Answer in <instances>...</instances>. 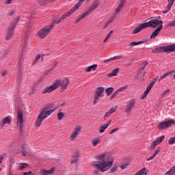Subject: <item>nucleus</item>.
Listing matches in <instances>:
<instances>
[{"mask_svg": "<svg viewBox=\"0 0 175 175\" xmlns=\"http://www.w3.org/2000/svg\"><path fill=\"white\" fill-rule=\"evenodd\" d=\"M135 105H136V100H135V98H131L129 101H127L125 113H126V114H129L132 111V110H133Z\"/></svg>", "mask_w": 175, "mask_h": 175, "instance_id": "8", "label": "nucleus"}, {"mask_svg": "<svg viewBox=\"0 0 175 175\" xmlns=\"http://www.w3.org/2000/svg\"><path fill=\"white\" fill-rule=\"evenodd\" d=\"M152 159H154V154H152L151 157H150L149 158H148V159H146V161H147L148 162H150V161H152Z\"/></svg>", "mask_w": 175, "mask_h": 175, "instance_id": "56", "label": "nucleus"}, {"mask_svg": "<svg viewBox=\"0 0 175 175\" xmlns=\"http://www.w3.org/2000/svg\"><path fill=\"white\" fill-rule=\"evenodd\" d=\"M12 0H5V3H7V5H9V4L12 3Z\"/></svg>", "mask_w": 175, "mask_h": 175, "instance_id": "60", "label": "nucleus"}, {"mask_svg": "<svg viewBox=\"0 0 175 175\" xmlns=\"http://www.w3.org/2000/svg\"><path fill=\"white\" fill-rule=\"evenodd\" d=\"M61 18H59V20H58L57 21H54L53 23L51 24H53V27H54V24H59V23H61Z\"/></svg>", "mask_w": 175, "mask_h": 175, "instance_id": "58", "label": "nucleus"}, {"mask_svg": "<svg viewBox=\"0 0 175 175\" xmlns=\"http://www.w3.org/2000/svg\"><path fill=\"white\" fill-rule=\"evenodd\" d=\"M148 174V170L146 169V167H144L141 169L139 171H138L135 175H147Z\"/></svg>", "mask_w": 175, "mask_h": 175, "instance_id": "21", "label": "nucleus"}, {"mask_svg": "<svg viewBox=\"0 0 175 175\" xmlns=\"http://www.w3.org/2000/svg\"><path fill=\"white\" fill-rule=\"evenodd\" d=\"M20 21L19 18H16L15 20H14L12 23L10 24L9 28H8V31L6 33L5 36V40H10V39H12V36L14 35L13 31H14V28H16V26L17 25V23Z\"/></svg>", "mask_w": 175, "mask_h": 175, "instance_id": "4", "label": "nucleus"}, {"mask_svg": "<svg viewBox=\"0 0 175 175\" xmlns=\"http://www.w3.org/2000/svg\"><path fill=\"white\" fill-rule=\"evenodd\" d=\"M83 2H84V0H79V2L75 5V8H77L79 9V8L81 6Z\"/></svg>", "mask_w": 175, "mask_h": 175, "instance_id": "45", "label": "nucleus"}, {"mask_svg": "<svg viewBox=\"0 0 175 175\" xmlns=\"http://www.w3.org/2000/svg\"><path fill=\"white\" fill-rule=\"evenodd\" d=\"M173 73H175V70H172V71H170L167 73H165V75H163V76H161L160 78H159V81H161V80H162L163 79H165V77H167V76H169V75H173Z\"/></svg>", "mask_w": 175, "mask_h": 175, "instance_id": "29", "label": "nucleus"}, {"mask_svg": "<svg viewBox=\"0 0 175 175\" xmlns=\"http://www.w3.org/2000/svg\"><path fill=\"white\" fill-rule=\"evenodd\" d=\"M107 38L109 39V38H111V34L109 33V34L107 36Z\"/></svg>", "mask_w": 175, "mask_h": 175, "instance_id": "63", "label": "nucleus"}, {"mask_svg": "<svg viewBox=\"0 0 175 175\" xmlns=\"http://www.w3.org/2000/svg\"><path fill=\"white\" fill-rule=\"evenodd\" d=\"M125 3V0H121L119 5L118 6V8L116 10V13L113 14V16L117 17V15L118 14V13L120 12H121V10H122V8H124V3Z\"/></svg>", "mask_w": 175, "mask_h": 175, "instance_id": "12", "label": "nucleus"}, {"mask_svg": "<svg viewBox=\"0 0 175 175\" xmlns=\"http://www.w3.org/2000/svg\"><path fill=\"white\" fill-rule=\"evenodd\" d=\"M51 1H53V0H37L38 4L40 6L46 5V3H49Z\"/></svg>", "mask_w": 175, "mask_h": 175, "instance_id": "27", "label": "nucleus"}, {"mask_svg": "<svg viewBox=\"0 0 175 175\" xmlns=\"http://www.w3.org/2000/svg\"><path fill=\"white\" fill-rule=\"evenodd\" d=\"M8 73L7 71H3L2 73H1V76H6V74Z\"/></svg>", "mask_w": 175, "mask_h": 175, "instance_id": "61", "label": "nucleus"}, {"mask_svg": "<svg viewBox=\"0 0 175 175\" xmlns=\"http://www.w3.org/2000/svg\"><path fill=\"white\" fill-rule=\"evenodd\" d=\"M81 129V127H80V126H77L75 128V131L76 133H77L79 135V132H80V130Z\"/></svg>", "mask_w": 175, "mask_h": 175, "instance_id": "47", "label": "nucleus"}, {"mask_svg": "<svg viewBox=\"0 0 175 175\" xmlns=\"http://www.w3.org/2000/svg\"><path fill=\"white\" fill-rule=\"evenodd\" d=\"M23 157H27V152L22 151Z\"/></svg>", "mask_w": 175, "mask_h": 175, "instance_id": "62", "label": "nucleus"}, {"mask_svg": "<svg viewBox=\"0 0 175 175\" xmlns=\"http://www.w3.org/2000/svg\"><path fill=\"white\" fill-rule=\"evenodd\" d=\"M117 109L118 107H115L111 108V109H109L106 113L105 116L104 117V120H106V118H107V117H109L111 114H113V113H116V111H117Z\"/></svg>", "mask_w": 175, "mask_h": 175, "instance_id": "18", "label": "nucleus"}, {"mask_svg": "<svg viewBox=\"0 0 175 175\" xmlns=\"http://www.w3.org/2000/svg\"><path fill=\"white\" fill-rule=\"evenodd\" d=\"M173 3H174V0H168V4L167 5L165 10L163 11V13L164 14H166V13H168L172 9V6H173Z\"/></svg>", "mask_w": 175, "mask_h": 175, "instance_id": "15", "label": "nucleus"}, {"mask_svg": "<svg viewBox=\"0 0 175 175\" xmlns=\"http://www.w3.org/2000/svg\"><path fill=\"white\" fill-rule=\"evenodd\" d=\"M171 79H172L173 80H175V74L172 76Z\"/></svg>", "mask_w": 175, "mask_h": 175, "instance_id": "64", "label": "nucleus"}, {"mask_svg": "<svg viewBox=\"0 0 175 175\" xmlns=\"http://www.w3.org/2000/svg\"><path fill=\"white\" fill-rule=\"evenodd\" d=\"M23 175H32V172H24Z\"/></svg>", "mask_w": 175, "mask_h": 175, "instance_id": "59", "label": "nucleus"}, {"mask_svg": "<svg viewBox=\"0 0 175 175\" xmlns=\"http://www.w3.org/2000/svg\"><path fill=\"white\" fill-rule=\"evenodd\" d=\"M126 88H128V86L125 85V86H123V87L120 88V89H118V92H120V91L126 90Z\"/></svg>", "mask_w": 175, "mask_h": 175, "instance_id": "53", "label": "nucleus"}, {"mask_svg": "<svg viewBox=\"0 0 175 175\" xmlns=\"http://www.w3.org/2000/svg\"><path fill=\"white\" fill-rule=\"evenodd\" d=\"M95 9H96L95 7H93L92 5L89 8V10L87 12H84V14H86V16H88V14H90V13H91L92 10H95Z\"/></svg>", "mask_w": 175, "mask_h": 175, "instance_id": "39", "label": "nucleus"}, {"mask_svg": "<svg viewBox=\"0 0 175 175\" xmlns=\"http://www.w3.org/2000/svg\"><path fill=\"white\" fill-rule=\"evenodd\" d=\"M114 18H116V16H112L109 20L107 21V23L105 24V25L104 26L103 29H105V28H107V27L109 26V24H111V22L114 21Z\"/></svg>", "mask_w": 175, "mask_h": 175, "instance_id": "32", "label": "nucleus"}, {"mask_svg": "<svg viewBox=\"0 0 175 175\" xmlns=\"http://www.w3.org/2000/svg\"><path fill=\"white\" fill-rule=\"evenodd\" d=\"M169 92H170V90L167 89V90H165V91L163 93L162 96H165V95H167V94H169Z\"/></svg>", "mask_w": 175, "mask_h": 175, "instance_id": "54", "label": "nucleus"}, {"mask_svg": "<svg viewBox=\"0 0 175 175\" xmlns=\"http://www.w3.org/2000/svg\"><path fill=\"white\" fill-rule=\"evenodd\" d=\"M113 91H114V88H108L105 90V92L107 93V96H110L111 94H113Z\"/></svg>", "mask_w": 175, "mask_h": 175, "instance_id": "31", "label": "nucleus"}, {"mask_svg": "<svg viewBox=\"0 0 175 175\" xmlns=\"http://www.w3.org/2000/svg\"><path fill=\"white\" fill-rule=\"evenodd\" d=\"M103 92H105V88H98L96 91V94L103 97Z\"/></svg>", "mask_w": 175, "mask_h": 175, "instance_id": "22", "label": "nucleus"}, {"mask_svg": "<svg viewBox=\"0 0 175 175\" xmlns=\"http://www.w3.org/2000/svg\"><path fill=\"white\" fill-rule=\"evenodd\" d=\"M92 6L96 9L99 6V0H94L92 3Z\"/></svg>", "mask_w": 175, "mask_h": 175, "instance_id": "40", "label": "nucleus"}, {"mask_svg": "<svg viewBox=\"0 0 175 175\" xmlns=\"http://www.w3.org/2000/svg\"><path fill=\"white\" fill-rule=\"evenodd\" d=\"M18 123L20 125V131H23V120L24 116L23 115V112L21 111H18L17 115Z\"/></svg>", "mask_w": 175, "mask_h": 175, "instance_id": "10", "label": "nucleus"}, {"mask_svg": "<svg viewBox=\"0 0 175 175\" xmlns=\"http://www.w3.org/2000/svg\"><path fill=\"white\" fill-rule=\"evenodd\" d=\"M117 166H113L111 170H110V173H114L115 172H117Z\"/></svg>", "mask_w": 175, "mask_h": 175, "instance_id": "50", "label": "nucleus"}, {"mask_svg": "<svg viewBox=\"0 0 175 175\" xmlns=\"http://www.w3.org/2000/svg\"><path fill=\"white\" fill-rule=\"evenodd\" d=\"M165 174L167 175H175V165L168 170Z\"/></svg>", "mask_w": 175, "mask_h": 175, "instance_id": "33", "label": "nucleus"}, {"mask_svg": "<svg viewBox=\"0 0 175 175\" xmlns=\"http://www.w3.org/2000/svg\"><path fill=\"white\" fill-rule=\"evenodd\" d=\"M161 151V148L159 147H157L154 151V157H155V155L159 154V152Z\"/></svg>", "mask_w": 175, "mask_h": 175, "instance_id": "49", "label": "nucleus"}, {"mask_svg": "<svg viewBox=\"0 0 175 175\" xmlns=\"http://www.w3.org/2000/svg\"><path fill=\"white\" fill-rule=\"evenodd\" d=\"M85 17H87V14H82L81 16H79V17H78V19H77L76 21H75V23H79L81 20H83V18H84Z\"/></svg>", "mask_w": 175, "mask_h": 175, "instance_id": "35", "label": "nucleus"}, {"mask_svg": "<svg viewBox=\"0 0 175 175\" xmlns=\"http://www.w3.org/2000/svg\"><path fill=\"white\" fill-rule=\"evenodd\" d=\"M168 143L170 146H172V144H174L175 143V137H171L169 141H168Z\"/></svg>", "mask_w": 175, "mask_h": 175, "instance_id": "41", "label": "nucleus"}, {"mask_svg": "<svg viewBox=\"0 0 175 175\" xmlns=\"http://www.w3.org/2000/svg\"><path fill=\"white\" fill-rule=\"evenodd\" d=\"M100 98H103L102 96H98V94H94V105H96L98 103V100L100 99Z\"/></svg>", "mask_w": 175, "mask_h": 175, "instance_id": "34", "label": "nucleus"}, {"mask_svg": "<svg viewBox=\"0 0 175 175\" xmlns=\"http://www.w3.org/2000/svg\"><path fill=\"white\" fill-rule=\"evenodd\" d=\"M148 27H151L152 28H154V19L150 20L148 22H146L145 23H142L139 25L135 29L133 30V33H138V32H140L142 29H144V28H148Z\"/></svg>", "mask_w": 175, "mask_h": 175, "instance_id": "5", "label": "nucleus"}, {"mask_svg": "<svg viewBox=\"0 0 175 175\" xmlns=\"http://www.w3.org/2000/svg\"><path fill=\"white\" fill-rule=\"evenodd\" d=\"M40 57H41L40 54H39L36 56V57L35 58V59L33 61V65H35V64H36L39 61V59H40Z\"/></svg>", "mask_w": 175, "mask_h": 175, "instance_id": "44", "label": "nucleus"}, {"mask_svg": "<svg viewBox=\"0 0 175 175\" xmlns=\"http://www.w3.org/2000/svg\"><path fill=\"white\" fill-rule=\"evenodd\" d=\"M167 25L168 27H175V20L170 21Z\"/></svg>", "mask_w": 175, "mask_h": 175, "instance_id": "48", "label": "nucleus"}, {"mask_svg": "<svg viewBox=\"0 0 175 175\" xmlns=\"http://www.w3.org/2000/svg\"><path fill=\"white\" fill-rule=\"evenodd\" d=\"M163 27V21H159L158 18H154V29Z\"/></svg>", "mask_w": 175, "mask_h": 175, "instance_id": "14", "label": "nucleus"}, {"mask_svg": "<svg viewBox=\"0 0 175 175\" xmlns=\"http://www.w3.org/2000/svg\"><path fill=\"white\" fill-rule=\"evenodd\" d=\"M11 122H12V118L10 117V116H8L3 119V122L1 123V126H3V125L5 124L9 125V124H11Z\"/></svg>", "mask_w": 175, "mask_h": 175, "instance_id": "19", "label": "nucleus"}, {"mask_svg": "<svg viewBox=\"0 0 175 175\" xmlns=\"http://www.w3.org/2000/svg\"><path fill=\"white\" fill-rule=\"evenodd\" d=\"M128 165H129L128 163H126V164L121 165L120 169H122V170L126 169V167H128Z\"/></svg>", "mask_w": 175, "mask_h": 175, "instance_id": "55", "label": "nucleus"}, {"mask_svg": "<svg viewBox=\"0 0 175 175\" xmlns=\"http://www.w3.org/2000/svg\"><path fill=\"white\" fill-rule=\"evenodd\" d=\"M152 87H154V81L150 83L148 87L146 88V90L144 92L142 96L141 97L142 99H146V98H147V95L150 94V91H151V88H152Z\"/></svg>", "mask_w": 175, "mask_h": 175, "instance_id": "11", "label": "nucleus"}, {"mask_svg": "<svg viewBox=\"0 0 175 175\" xmlns=\"http://www.w3.org/2000/svg\"><path fill=\"white\" fill-rule=\"evenodd\" d=\"M147 65H148V62H144L143 64H142V66L139 68V71L144 70V69H146V66Z\"/></svg>", "mask_w": 175, "mask_h": 175, "instance_id": "37", "label": "nucleus"}, {"mask_svg": "<svg viewBox=\"0 0 175 175\" xmlns=\"http://www.w3.org/2000/svg\"><path fill=\"white\" fill-rule=\"evenodd\" d=\"M54 27V24H51L50 25L46 26L45 27L41 29L38 31V36L40 39H44L47 35L51 32V29Z\"/></svg>", "mask_w": 175, "mask_h": 175, "instance_id": "6", "label": "nucleus"}, {"mask_svg": "<svg viewBox=\"0 0 175 175\" xmlns=\"http://www.w3.org/2000/svg\"><path fill=\"white\" fill-rule=\"evenodd\" d=\"M110 124H111V120H109V122L107 124L101 125L99 127L100 133H103V132H105V130H106V129H107V128H109Z\"/></svg>", "mask_w": 175, "mask_h": 175, "instance_id": "16", "label": "nucleus"}, {"mask_svg": "<svg viewBox=\"0 0 175 175\" xmlns=\"http://www.w3.org/2000/svg\"><path fill=\"white\" fill-rule=\"evenodd\" d=\"M64 117H65V113H64L63 112H59L57 113L58 120H61L64 118Z\"/></svg>", "mask_w": 175, "mask_h": 175, "instance_id": "38", "label": "nucleus"}, {"mask_svg": "<svg viewBox=\"0 0 175 175\" xmlns=\"http://www.w3.org/2000/svg\"><path fill=\"white\" fill-rule=\"evenodd\" d=\"M54 172H55V168L52 167L49 170H42V171H40V174H41V175L53 174V173H54Z\"/></svg>", "mask_w": 175, "mask_h": 175, "instance_id": "17", "label": "nucleus"}, {"mask_svg": "<svg viewBox=\"0 0 175 175\" xmlns=\"http://www.w3.org/2000/svg\"><path fill=\"white\" fill-rule=\"evenodd\" d=\"M120 58H122V55L116 56V57H111V58L105 59V60L104 61V62H105V63L111 62V61H116V59H120Z\"/></svg>", "mask_w": 175, "mask_h": 175, "instance_id": "26", "label": "nucleus"}, {"mask_svg": "<svg viewBox=\"0 0 175 175\" xmlns=\"http://www.w3.org/2000/svg\"><path fill=\"white\" fill-rule=\"evenodd\" d=\"M118 72H120V70L118 68H115L114 70H112L111 72L107 75V77H113V76H117V73H118Z\"/></svg>", "mask_w": 175, "mask_h": 175, "instance_id": "24", "label": "nucleus"}, {"mask_svg": "<svg viewBox=\"0 0 175 175\" xmlns=\"http://www.w3.org/2000/svg\"><path fill=\"white\" fill-rule=\"evenodd\" d=\"M145 41H139L137 42H131L129 44V47H131V49H132V47L135 46H139V44H142V43H145Z\"/></svg>", "mask_w": 175, "mask_h": 175, "instance_id": "28", "label": "nucleus"}, {"mask_svg": "<svg viewBox=\"0 0 175 175\" xmlns=\"http://www.w3.org/2000/svg\"><path fill=\"white\" fill-rule=\"evenodd\" d=\"M4 158H5V154H1L0 156V164L2 163V161H3Z\"/></svg>", "mask_w": 175, "mask_h": 175, "instance_id": "57", "label": "nucleus"}, {"mask_svg": "<svg viewBox=\"0 0 175 175\" xmlns=\"http://www.w3.org/2000/svg\"><path fill=\"white\" fill-rule=\"evenodd\" d=\"M118 129H119L118 128H116V129L111 130V131L109 132V135H113V133L117 132V131H118Z\"/></svg>", "mask_w": 175, "mask_h": 175, "instance_id": "52", "label": "nucleus"}, {"mask_svg": "<svg viewBox=\"0 0 175 175\" xmlns=\"http://www.w3.org/2000/svg\"><path fill=\"white\" fill-rule=\"evenodd\" d=\"M96 68H98V64H94L92 66H90L88 67L85 70V72H91V70H96Z\"/></svg>", "mask_w": 175, "mask_h": 175, "instance_id": "25", "label": "nucleus"}, {"mask_svg": "<svg viewBox=\"0 0 175 175\" xmlns=\"http://www.w3.org/2000/svg\"><path fill=\"white\" fill-rule=\"evenodd\" d=\"M16 14V10H11L8 12L9 16H13V14Z\"/></svg>", "mask_w": 175, "mask_h": 175, "instance_id": "51", "label": "nucleus"}, {"mask_svg": "<svg viewBox=\"0 0 175 175\" xmlns=\"http://www.w3.org/2000/svg\"><path fill=\"white\" fill-rule=\"evenodd\" d=\"M163 27H156L154 31V38H157V35H159V32L162 31Z\"/></svg>", "mask_w": 175, "mask_h": 175, "instance_id": "30", "label": "nucleus"}, {"mask_svg": "<svg viewBox=\"0 0 175 175\" xmlns=\"http://www.w3.org/2000/svg\"><path fill=\"white\" fill-rule=\"evenodd\" d=\"M98 161L94 163H93V167H96L100 170V172H107L110 167L113 166V161H107L106 160V156L105 154H102L98 157Z\"/></svg>", "mask_w": 175, "mask_h": 175, "instance_id": "1", "label": "nucleus"}, {"mask_svg": "<svg viewBox=\"0 0 175 175\" xmlns=\"http://www.w3.org/2000/svg\"><path fill=\"white\" fill-rule=\"evenodd\" d=\"M100 142V140L99 139V138H97L92 141V144L94 147H96V146H98V143H99Z\"/></svg>", "mask_w": 175, "mask_h": 175, "instance_id": "36", "label": "nucleus"}, {"mask_svg": "<svg viewBox=\"0 0 175 175\" xmlns=\"http://www.w3.org/2000/svg\"><path fill=\"white\" fill-rule=\"evenodd\" d=\"M165 140V135H162L161 137H159L154 142V146H158V144H161Z\"/></svg>", "mask_w": 175, "mask_h": 175, "instance_id": "20", "label": "nucleus"}, {"mask_svg": "<svg viewBox=\"0 0 175 175\" xmlns=\"http://www.w3.org/2000/svg\"><path fill=\"white\" fill-rule=\"evenodd\" d=\"M47 109H49L48 106L43 107L35 123L36 126H40V125H42V122H43V120H45V118H47L49 116H51L54 113L55 109L47 111Z\"/></svg>", "mask_w": 175, "mask_h": 175, "instance_id": "3", "label": "nucleus"}, {"mask_svg": "<svg viewBox=\"0 0 175 175\" xmlns=\"http://www.w3.org/2000/svg\"><path fill=\"white\" fill-rule=\"evenodd\" d=\"M175 124V121L174 120H169L165 122H162L159 123L158 126V130L162 131L163 129H167V128H170V126H172V125Z\"/></svg>", "mask_w": 175, "mask_h": 175, "instance_id": "7", "label": "nucleus"}, {"mask_svg": "<svg viewBox=\"0 0 175 175\" xmlns=\"http://www.w3.org/2000/svg\"><path fill=\"white\" fill-rule=\"evenodd\" d=\"M159 49L163 53H166L167 54H169L170 53H173V51H175V44L168 46H161Z\"/></svg>", "mask_w": 175, "mask_h": 175, "instance_id": "9", "label": "nucleus"}, {"mask_svg": "<svg viewBox=\"0 0 175 175\" xmlns=\"http://www.w3.org/2000/svg\"><path fill=\"white\" fill-rule=\"evenodd\" d=\"M118 94H119L118 90H116V91L111 96L110 100H113V98H116V96H117V95H118Z\"/></svg>", "mask_w": 175, "mask_h": 175, "instance_id": "43", "label": "nucleus"}, {"mask_svg": "<svg viewBox=\"0 0 175 175\" xmlns=\"http://www.w3.org/2000/svg\"><path fill=\"white\" fill-rule=\"evenodd\" d=\"M70 81L69 79L64 78L63 81H61L59 79H57L55 81L53 84L49 87H46L42 90L43 94H50V92H53L55 90H57L59 85L62 86V88L63 90H66L68 88V85H69Z\"/></svg>", "mask_w": 175, "mask_h": 175, "instance_id": "2", "label": "nucleus"}, {"mask_svg": "<svg viewBox=\"0 0 175 175\" xmlns=\"http://www.w3.org/2000/svg\"><path fill=\"white\" fill-rule=\"evenodd\" d=\"M83 2H84V0H79V2L75 5V8H77L79 9V8L81 6Z\"/></svg>", "mask_w": 175, "mask_h": 175, "instance_id": "46", "label": "nucleus"}, {"mask_svg": "<svg viewBox=\"0 0 175 175\" xmlns=\"http://www.w3.org/2000/svg\"><path fill=\"white\" fill-rule=\"evenodd\" d=\"M77 9H79V8H76V5H75V7L73 8H72L70 10V11H69L66 14L62 16L60 18V20H64V18H66V17H69V16H70V14H72V13H75V12H76V10H77Z\"/></svg>", "mask_w": 175, "mask_h": 175, "instance_id": "13", "label": "nucleus"}, {"mask_svg": "<svg viewBox=\"0 0 175 175\" xmlns=\"http://www.w3.org/2000/svg\"><path fill=\"white\" fill-rule=\"evenodd\" d=\"M29 167V165L28 163H21L20 166L18 167V170H25V169H28Z\"/></svg>", "mask_w": 175, "mask_h": 175, "instance_id": "23", "label": "nucleus"}, {"mask_svg": "<svg viewBox=\"0 0 175 175\" xmlns=\"http://www.w3.org/2000/svg\"><path fill=\"white\" fill-rule=\"evenodd\" d=\"M77 133H75V131L72 133V135H70V140H75V139H76V137H77Z\"/></svg>", "mask_w": 175, "mask_h": 175, "instance_id": "42", "label": "nucleus"}]
</instances>
